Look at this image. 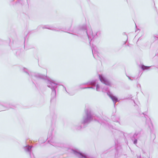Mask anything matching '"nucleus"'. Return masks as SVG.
Returning a JSON list of instances; mask_svg holds the SVG:
<instances>
[{"label":"nucleus","mask_w":158,"mask_h":158,"mask_svg":"<svg viewBox=\"0 0 158 158\" xmlns=\"http://www.w3.org/2000/svg\"><path fill=\"white\" fill-rule=\"evenodd\" d=\"M23 71L29 75L33 83L35 85L36 81L38 79H42L47 81V84L48 87L51 90V103L55 102L56 100V92L59 89V87L60 85L59 84L51 79L46 76L38 73L32 72L27 69L23 68Z\"/></svg>","instance_id":"f257e3e1"},{"label":"nucleus","mask_w":158,"mask_h":158,"mask_svg":"<svg viewBox=\"0 0 158 158\" xmlns=\"http://www.w3.org/2000/svg\"><path fill=\"white\" fill-rule=\"evenodd\" d=\"M70 34L80 36V35L82 33L86 34L89 39L90 44L91 46L92 53L94 57L97 59L99 57V53L98 52L97 47L93 44H91L92 41H93L95 39L100 36L101 34L100 31L97 32L95 34L93 33L91 27H89L86 30V25H83L79 26L78 27L74 28L71 32H69Z\"/></svg>","instance_id":"f03ea898"},{"label":"nucleus","mask_w":158,"mask_h":158,"mask_svg":"<svg viewBox=\"0 0 158 158\" xmlns=\"http://www.w3.org/2000/svg\"><path fill=\"white\" fill-rule=\"evenodd\" d=\"M95 115L90 109L85 110V115L83 117L81 122L80 124L75 126V129L77 130H80L82 128L85 127L94 119L96 120Z\"/></svg>","instance_id":"7ed1b4c3"},{"label":"nucleus","mask_w":158,"mask_h":158,"mask_svg":"<svg viewBox=\"0 0 158 158\" xmlns=\"http://www.w3.org/2000/svg\"><path fill=\"white\" fill-rule=\"evenodd\" d=\"M97 81L96 80L89 81L86 83H84L79 85V87L81 89H95V86L96 87L97 91L100 90V86L97 84Z\"/></svg>","instance_id":"20e7f679"},{"label":"nucleus","mask_w":158,"mask_h":158,"mask_svg":"<svg viewBox=\"0 0 158 158\" xmlns=\"http://www.w3.org/2000/svg\"><path fill=\"white\" fill-rule=\"evenodd\" d=\"M109 151L110 154L112 152H114L112 155L114 157V158H118L122 154L123 149L120 143L118 140H115V150H112L111 149H110Z\"/></svg>","instance_id":"39448f33"},{"label":"nucleus","mask_w":158,"mask_h":158,"mask_svg":"<svg viewBox=\"0 0 158 158\" xmlns=\"http://www.w3.org/2000/svg\"><path fill=\"white\" fill-rule=\"evenodd\" d=\"M52 131L53 129L52 128L50 129V131L48 133V143L52 146L56 147H65L66 145L65 144L58 143L53 139L52 137Z\"/></svg>","instance_id":"423d86ee"},{"label":"nucleus","mask_w":158,"mask_h":158,"mask_svg":"<svg viewBox=\"0 0 158 158\" xmlns=\"http://www.w3.org/2000/svg\"><path fill=\"white\" fill-rule=\"evenodd\" d=\"M68 151L73 153L78 158H96L94 157L89 156L77 149H73L69 148L68 149Z\"/></svg>","instance_id":"0eeeda50"},{"label":"nucleus","mask_w":158,"mask_h":158,"mask_svg":"<svg viewBox=\"0 0 158 158\" xmlns=\"http://www.w3.org/2000/svg\"><path fill=\"white\" fill-rule=\"evenodd\" d=\"M41 27L43 29H47L50 30L55 31H63L62 30V28H56V27H54L52 25H48L44 26L40 25L37 28L38 29H39Z\"/></svg>","instance_id":"6e6552de"},{"label":"nucleus","mask_w":158,"mask_h":158,"mask_svg":"<svg viewBox=\"0 0 158 158\" xmlns=\"http://www.w3.org/2000/svg\"><path fill=\"white\" fill-rule=\"evenodd\" d=\"M32 146H30L28 145L24 147V149L25 151L29 153L31 158H35L33 153L32 152Z\"/></svg>","instance_id":"1a4fd4ad"},{"label":"nucleus","mask_w":158,"mask_h":158,"mask_svg":"<svg viewBox=\"0 0 158 158\" xmlns=\"http://www.w3.org/2000/svg\"><path fill=\"white\" fill-rule=\"evenodd\" d=\"M140 135L141 133L140 132H136L131 137V139L134 144H137V139L139 138Z\"/></svg>","instance_id":"9d476101"},{"label":"nucleus","mask_w":158,"mask_h":158,"mask_svg":"<svg viewBox=\"0 0 158 158\" xmlns=\"http://www.w3.org/2000/svg\"><path fill=\"white\" fill-rule=\"evenodd\" d=\"M99 79L101 82L106 85L111 86L110 82L108 81L103 75L99 74Z\"/></svg>","instance_id":"9b49d317"},{"label":"nucleus","mask_w":158,"mask_h":158,"mask_svg":"<svg viewBox=\"0 0 158 158\" xmlns=\"http://www.w3.org/2000/svg\"><path fill=\"white\" fill-rule=\"evenodd\" d=\"M145 118H146V125H147L150 130H152L153 128V124L152 123L150 118L148 117L147 115H146L144 113H143Z\"/></svg>","instance_id":"f8f14e48"},{"label":"nucleus","mask_w":158,"mask_h":158,"mask_svg":"<svg viewBox=\"0 0 158 158\" xmlns=\"http://www.w3.org/2000/svg\"><path fill=\"white\" fill-rule=\"evenodd\" d=\"M108 95L114 103V106H115V103L118 101V98L115 96H114L111 93L108 92Z\"/></svg>","instance_id":"ddd939ff"},{"label":"nucleus","mask_w":158,"mask_h":158,"mask_svg":"<svg viewBox=\"0 0 158 158\" xmlns=\"http://www.w3.org/2000/svg\"><path fill=\"white\" fill-rule=\"evenodd\" d=\"M108 127L109 129L110 130H111L112 129H114V131L113 130H111V131H112V132H114V133H116V134H119L120 135H124L123 132L118 130H117L115 128H114L113 126L112 125L108 124Z\"/></svg>","instance_id":"4468645a"},{"label":"nucleus","mask_w":158,"mask_h":158,"mask_svg":"<svg viewBox=\"0 0 158 158\" xmlns=\"http://www.w3.org/2000/svg\"><path fill=\"white\" fill-rule=\"evenodd\" d=\"M111 119L113 121L117 122L120 124V123L118 121L119 120V117H117L115 115H113L111 116Z\"/></svg>","instance_id":"2eb2a0df"},{"label":"nucleus","mask_w":158,"mask_h":158,"mask_svg":"<svg viewBox=\"0 0 158 158\" xmlns=\"http://www.w3.org/2000/svg\"><path fill=\"white\" fill-rule=\"evenodd\" d=\"M102 91L106 93L107 95L108 92L111 93L108 87L106 86H105L102 88Z\"/></svg>","instance_id":"dca6fc26"},{"label":"nucleus","mask_w":158,"mask_h":158,"mask_svg":"<svg viewBox=\"0 0 158 158\" xmlns=\"http://www.w3.org/2000/svg\"><path fill=\"white\" fill-rule=\"evenodd\" d=\"M140 68L142 69L143 70H148L150 69V67L146 66L143 64H141L140 65Z\"/></svg>","instance_id":"f3484780"},{"label":"nucleus","mask_w":158,"mask_h":158,"mask_svg":"<svg viewBox=\"0 0 158 158\" xmlns=\"http://www.w3.org/2000/svg\"><path fill=\"white\" fill-rule=\"evenodd\" d=\"M6 106L5 103H2L0 104V111L4 110H6L5 108L4 107Z\"/></svg>","instance_id":"a211bd4d"},{"label":"nucleus","mask_w":158,"mask_h":158,"mask_svg":"<svg viewBox=\"0 0 158 158\" xmlns=\"http://www.w3.org/2000/svg\"><path fill=\"white\" fill-rule=\"evenodd\" d=\"M63 88L64 89L65 91L68 93L69 95L71 96L73 95L74 94V93H70L67 91L66 88L63 85H62Z\"/></svg>","instance_id":"6ab92c4d"},{"label":"nucleus","mask_w":158,"mask_h":158,"mask_svg":"<svg viewBox=\"0 0 158 158\" xmlns=\"http://www.w3.org/2000/svg\"><path fill=\"white\" fill-rule=\"evenodd\" d=\"M10 1L11 2H12L14 1L15 0H10ZM18 2L20 3L21 4H22V0H17Z\"/></svg>","instance_id":"aec40b11"},{"label":"nucleus","mask_w":158,"mask_h":158,"mask_svg":"<svg viewBox=\"0 0 158 158\" xmlns=\"http://www.w3.org/2000/svg\"><path fill=\"white\" fill-rule=\"evenodd\" d=\"M154 37L155 40H156L158 39V35H155L154 36Z\"/></svg>","instance_id":"412c9836"},{"label":"nucleus","mask_w":158,"mask_h":158,"mask_svg":"<svg viewBox=\"0 0 158 158\" xmlns=\"http://www.w3.org/2000/svg\"><path fill=\"white\" fill-rule=\"evenodd\" d=\"M127 76L128 77V78L131 81H133V79H131V77L130 76H128L127 75Z\"/></svg>","instance_id":"4be33fe9"},{"label":"nucleus","mask_w":158,"mask_h":158,"mask_svg":"<svg viewBox=\"0 0 158 158\" xmlns=\"http://www.w3.org/2000/svg\"><path fill=\"white\" fill-rule=\"evenodd\" d=\"M133 101L135 103V104H136L137 105H138L137 104L135 103V101L134 100H133Z\"/></svg>","instance_id":"5701e85b"},{"label":"nucleus","mask_w":158,"mask_h":158,"mask_svg":"<svg viewBox=\"0 0 158 158\" xmlns=\"http://www.w3.org/2000/svg\"><path fill=\"white\" fill-rule=\"evenodd\" d=\"M104 123V121L103 122H102L101 123V124L102 125L103 124V123Z\"/></svg>","instance_id":"b1692460"},{"label":"nucleus","mask_w":158,"mask_h":158,"mask_svg":"<svg viewBox=\"0 0 158 158\" xmlns=\"http://www.w3.org/2000/svg\"><path fill=\"white\" fill-rule=\"evenodd\" d=\"M10 108H14V107L12 106L10 107Z\"/></svg>","instance_id":"393cba45"},{"label":"nucleus","mask_w":158,"mask_h":158,"mask_svg":"<svg viewBox=\"0 0 158 158\" xmlns=\"http://www.w3.org/2000/svg\"><path fill=\"white\" fill-rule=\"evenodd\" d=\"M1 42H2V41L1 40H0V44H1Z\"/></svg>","instance_id":"a878e982"},{"label":"nucleus","mask_w":158,"mask_h":158,"mask_svg":"<svg viewBox=\"0 0 158 158\" xmlns=\"http://www.w3.org/2000/svg\"><path fill=\"white\" fill-rule=\"evenodd\" d=\"M153 135H154V137H155V135L154 134H153Z\"/></svg>","instance_id":"bb28decb"},{"label":"nucleus","mask_w":158,"mask_h":158,"mask_svg":"<svg viewBox=\"0 0 158 158\" xmlns=\"http://www.w3.org/2000/svg\"><path fill=\"white\" fill-rule=\"evenodd\" d=\"M25 38H24V42L25 41Z\"/></svg>","instance_id":"cd10ccee"},{"label":"nucleus","mask_w":158,"mask_h":158,"mask_svg":"<svg viewBox=\"0 0 158 158\" xmlns=\"http://www.w3.org/2000/svg\"><path fill=\"white\" fill-rule=\"evenodd\" d=\"M56 118V116H55V118Z\"/></svg>","instance_id":"c85d7f7f"},{"label":"nucleus","mask_w":158,"mask_h":158,"mask_svg":"<svg viewBox=\"0 0 158 158\" xmlns=\"http://www.w3.org/2000/svg\"><path fill=\"white\" fill-rule=\"evenodd\" d=\"M99 123H100V121H98Z\"/></svg>","instance_id":"c756f323"}]
</instances>
